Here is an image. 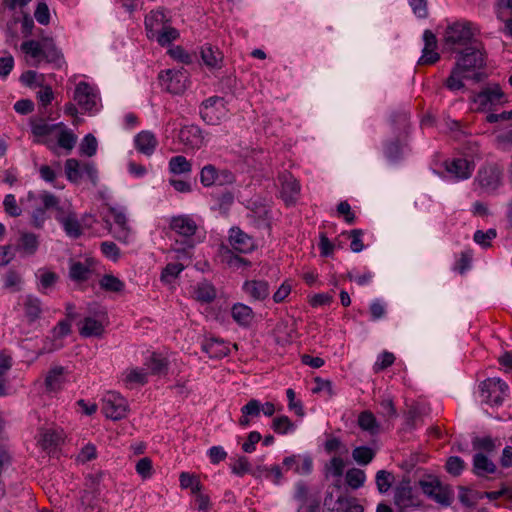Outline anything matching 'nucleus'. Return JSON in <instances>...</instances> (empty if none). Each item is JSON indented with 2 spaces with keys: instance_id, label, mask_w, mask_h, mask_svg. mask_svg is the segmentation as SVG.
<instances>
[{
  "instance_id": "nucleus-28",
  "label": "nucleus",
  "mask_w": 512,
  "mask_h": 512,
  "mask_svg": "<svg viewBox=\"0 0 512 512\" xmlns=\"http://www.w3.org/2000/svg\"><path fill=\"white\" fill-rule=\"evenodd\" d=\"M201 58L210 69H219L222 66L223 54L218 48L206 44L201 48Z\"/></svg>"
},
{
  "instance_id": "nucleus-32",
  "label": "nucleus",
  "mask_w": 512,
  "mask_h": 512,
  "mask_svg": "<svg viewBox=\"0 0 512 512\" xmlns=\"http://www.w3.org/2000/svg\"><path fill=\"white\" fill-rule=\"evenodd\" d=\"M92 275L90 263L71 262L69 268V277L71 280L81 283L87 281Z\"/></svg>"
},
{
  "instance_id": "nucleus-42",
  "label": "nucleus",
  "mask_w": 512,
  "mask_h": 512,
  "mask_svg": "<svg viewBox=\"0 0 512 512\" xmlns=\"http://www.w3.org/2000/svg\"><path fill=\"white\" fill-rule=\"evenodd\" d=\"M169 171L172 174H189L192 171V164L184 156H174L169 160Z\"/></svg>"
},
{
  "instance_id": "nucleus-49",
  "label": "nucleus",
  "mask_w": 512,
  "mask_h": 512,
  "mask_svg": "<svg viewBox=\"0 0 512 512\" xmlns=\"http://www.w3.org/2000/svg\"><path fill=\"white\" fill-rule=\"evenodd\" d=\"M375 456L373 449L367 446H359L353 449L352 457L360 465H367Z\"/></svg>"
},
{
  "instance_id": "nucleus-9",
  "label": "nucleus",
  "mask_w": 512,
  "mask_h": 512,
  "mask_svg": "<svg viewBox=\"0 0 512 512\" xmlns=\"http://www.w3.org/2000/svg\"><path fill=\"white\" fill-rule=\"evenodd\" d=\"M235 176L228 169H218L212 164L205 165L200 171V182L204 187L225 186L234 183Z\"/></svg>"
},
{
  "instance_id": "nucleus-50",
  "label": "nucleus",
  "mask_w": 512,
  "mask_h": 512,
  "mask_svg": "<svg viewBox=\"0 0 512 512\" xmlns=\"http://www.w3.org/2000/svg\"><path fill=\"white\" fill-rule=\"evenodd\" d=\"M109 214L113 218V225L110 229H118L130 226L128 224L126 212L122 208L109 207Z\"/></svg>"
},
{
  "instance_id": "nucleus-48",
  "label": "nucleus",
  "mask_w": 512,
  "mask_h": 512,
  "mask_svg": "<svg viewBox=\"0 0 512 512\" xmlns=\"http://www.w3.org/2000/svg\"><path fill=\"white\" fill-rule=\"evenodd\" d=\"M195 297L200 302L209 303L216 297L215 288L210 283H200L195 291Z\"/></svg>"
},
{
  "instance_id": "nucleus-44",
  "label": "nucleus",
  "mask_w": 512,
  "mask_h": 512,
  "mask_svg": "<svg viewBox=\"0 0 512 512\" xmlns=\"http://www.w3.org/2000/svg\"><path fill=\"white\" fill-rule=\"evenodd\" d=\"M61 224L69 237L78 238L82 234L81 225L74 214L63 217Z\"/></svg>"
},
{
  "instance_id": "nucleus-18",
  "label": "nucleus",
  "mask_w": 512,
  "mask_h": 512,
  "mask_svg": "<svg viewBox=\"0 0 512 512\" xmlns=\"http://www.w3.org/2000/svg\"><path fill=\"white\" fill-rule=\"evenodd\" d=\"M423 40L424 48L418 63L423 65H431L436 63L440 59V55L436 51V36L430 30H425L423 33Z\"/></svg>"
},
{
  "instance_id": "nucleus-63",
  "label": "nucleus",
  "mask_w": 512,
  "mask_h": 512,
  "mask_svg": "<svg viewBox=\"0 0 512 512\" xmlns=\"http://www.w3.org/2000/svg\"><path fill=\"white\" fill-rule=\"evenodd\" d=\"M113 237L123 244H130L134 240V233L130 226L118 229H110Z\"/></svg>"
},
{
  "instance_id": "nucleus-14",
  "label": "nucleus",
  "mask_w": 512,
  "mask_h": 512,
  "mask_svg": "<svg viewBox=\"0 0 512 512\" xmlns=\"http://www.w3.org/2000/svg\"><path fill=\"white\" fill-rule=\"evenodd\" d=\"M228 242L230 247L239 253H250L256 248L254 239L239 227H232L229 230Z\"/></svg>"
},
{
  "instance_id": "nucleus-16",
  "label": "nucleus",
  "mask_w": 512,
  "mask_h": 512,
  "mask_svg": "<svg viewBox=\"0 0 512 512\" xmlns=\"http://www.w3.org/2000/svg\"><path fill=\"white\" fill-rule=\"evenodd\" d=\"M408 483L409 482H400L395 488L394 503L400 510L419 505L417 495Z\"/></svg>"
},
{
  "instance_id": "nucleus-27",
  "label": "nucleus",
  "mask_w": 512,
  "mask_h": 512,
  "mask_svg": "<svg viewBox=\"0 0 512 512\" xmlns=\"http://www.w3.org/2000/svg\"><path fill=\"white\" fill-rule=\"evenodd\" d=\"M24 318L29 323H35L41 316L42 304L39 298L28 295L23 301Z\"/></svg>"
},
{
  "instance_id": "nucleus-36",
  "label": "nucleus",
  "mask_w": 512,
  "mask_h": 512,
  "mask_svg": "<svg viewBox=\"0 0 512 512\" xmlns=\"http://www.w3.org/2000/svg\"><path fill=\"white\" fill-rule=\"evenodd\" d=\"M146 371L154 375H162L167 370V361L160 354L152 353L145 362Z\"/></svg>"
},
{
  "instance_id": "nucleus-1",
  "label": "nucleus",
  "mask_w": 512,
  "mask_h": 512,
  "mask_svg": "<svg viewBox=\"0 0 512 512\" xmlns=\"http://www.w3.org/2000/svg\"><path fill=\"white\" fill-rule=\"evenodd\" d=\"M484 64L482 51L476 46L467 47L460 52V56L445 81V87L452 92H456L464 89V80L480 81L483 75L480 70Z\"/></svg>"
},
{
  "instance_id": "nucleus-22",
  "label": "nucleus",
  "mask_w": 512,
  "mask_h": 512,
  "mask_svg": "<svg viewBox=\"0 0 512 512\" xmlns=\"http://www.w3.org/2000/svg\"><path fill=\"white\" fill-rule=\"evenodd\" d=\"M496 465L490 458L483 452H476L473 456V473L478 477H485L488 474L496 472Z\"/></svg>"
},
{
  "instance_id": "nucleus-38",
  "label": "nucleus",
  "mask_w": 512,
  "mask_h": 512,
  "mask_svg": "<svg viewBox=\"0 0 512 512\" xmlns=\"http://www.w3.org/2000/svg\"><path fill=\"white\" fill-rule=\"evenodd\" d=\"M500 443H497V440L491 438L490 436L484 437H475L472 440L473 449L477 452H483L486 455H491Z\"/></svg>"
},
{
  "instance_id": "nucleus-46",
  "label": "nucleus",
  "mask_w": 512,
  "mask_h": 512,
  "mask_svg": "<svg viewBox=\"0 0 512 512\" xmlns=\"http://www.w3.org/2000/svg\"><path fill=\"white\" fill-rule=\"evenodd\" d=\"M100 287L109 292H121L125 288V283L112 274H105L99 282Z\"/></svg>"
},
{
  "instance_id": "nucleus-57",
  "label": "nucleus",
  "mask_w": 512,
  "mask_h": 512,
  "mask_svg": "<svg viewBox=\"0 0 512 512\" xmlns=\"http://www.w3.org/2000/svg\"><path fill=\"white\" fill-rule=\"evenodd\" d=\"M65 172L70 181H78L82 176L80 162L74 158L67 159L65 162Z\"/></svg>"
},
{
  "instance_id": "nucleus-6",
  "label": "nucleus",
  "mask_w": 512,
  "mask_h": 512,
  "mask_svg": "<svg viewBox=\"0 0 512 512\" xmlns=\"http://www.w3.org/2000/svg\"><path fill=\"white\" fill-rule=\"evenodd\" d=\"M473 184L484 193H492L502 185V170L496 164L482 166Z\"/></svg>"
},
{
  "instance_id": "nucleus-7",
  "label": "nucleus",
  "mask_w": 512,
  "mask_h": 512,
  "mask_svg": "<svg viewBox=\"0 0 512 512\" xmlns=\"http://www.w3.org/2000/svg\"><path fill=\"white\" fill-rule=\"evenodd\" d=\"M101 410L107 418L118 421L126 417L128 403L118 392L109 391L102 398Z\"/></svg>"
},
{
  "instance_id": "nucleus-8",
  "label": "nucleus",
  "mask_w": 512,
  "mask_h": 512,
  "mask_svg": "<svg viewBox=\"0 0 512 512\" xmlns=\"http://www.w3.org/2000/svg\"><path fill=\"white\" fill-rule=\"evenodd\" d=\"M160 85L171 94H181L187 88L188 76L183 69H167L158 76Z\"/></svg>"
},
{
  "instance_id": "nucleus-55",
  "label": "nucleus",
  "mask_w": 512,
  "mask_h": 512,
  "mask_svg": "<svg viewBox=\"0 0 512 512\" xmlns=\"http://www.w3.org/2000/svg\"><path fill=\"white\" fill-rule=\"evenodd\" d=\"M497 236V232L495 229L491 228L487 231L477 230L474 233L473 240L483 248H487L491 246V241L495 239Z\"/></svg>"
},
{
  "instance_id": "nucleus-13",
  "label": "nucleus",
  "mask_w": 512,
  "mask_h": 512,
  "mask_svg": "<svg viewBox=\"0 0 512 512\" xmlns=\"http://www.w3.org/2000/svg\"><path fill=\"white\" fill-rule=\"evenodd\" d=\"M445 169L449 174L453 175L456 180L463 181L471 177L475 169V163L467 158L458 157L446 160Z\"/></svg>"
},
{
  "instance_id": "nucleus-56",
  "label": "nucleus",
  "mask_w": 512,
  "mask_h": 512,
  "mask_svg": "<svg viewBox=\"0 0 512 512\" xmlns=\"http://www.w3.org/2000/svg\"><path fill=\"white\" fill-rule=\"evenodd\" d=\"M179 37V32L177 29L164 26L162 30L157 34V42L161 46H167L171 42L175 41Z\"/></svg>"
},
{
  "instance_id": "nucleus-39",
  "label": "nucleus",
  "mask_w": 512,
  "mask_h": 512,
  "mask_svg": "<svg viewBox=\"0 0 512 512\" xmlns=\"http://www.w3.org/2000/svg\"><path fill=\"white\" fill-rule=\"evenodd\" d=\"M343 456L344 455L334 456L325 464L324 470L326 477L339 478L343 475L346 466V461Z\"/></svg>"
},
{
  "instance_id": "nucleus-19",
  "label": "nucleus",
  "mask_w": 512,
  "mask_h": 512,
  "mask_svg": "<svg viewBox=\"0 0 512 512\" xmlns=\"http://www.w3.org/2000/svg\"><path fill=\"white\" fill-rule=\"evenodd\" d=\"M283 466L286 470H293L300 475H308L312 471L313 461L307 455H292L284 458Z\"/></svg>"
},
{
  "instance_id": "nucleus-60",
  "label": "nucleus",
  "mask_w": 512,
  "mask_h": 512,
  "mask_svg": "<svg viewBox=\"0 0 512 512\" xmlns=\"http://www.w3.org/2000/svg\"><path fill=\"white\" fill-rule=\"evenodd\" d=\"M184 269L181 263H169L161 273V280L164 282H171L175 279Z\"/></svg>"
},
{
  "instance_id": "nucleus-5",
  "label": "nucleus",
  "mask_w": 512,
  "mask_h": 512,
  "mask_svg": "<svg viewBox=\"0 0 512 512\" xmlns=\"http://www.w3.org/2000/svg\"><path fill=\"white\" fill-rule=\"evenodd\" d=\"M228 108L223 97L212 96L202 102L200 116L208 125H218L228 116Z\"/></svg>"
},
{
  "instance_id": "nucleus-61",
  "label": "nucleus",
  "mask_w": 512,
  "mask_h": 512,
  "mask_svg": "<svg viewBox=\"0 0 512 512\" xmlns=\"http://www.w3.org/2000/svg\"><path fill=\"white\" fill-rule=\"evenodd\" d=\"M395 361L393 353L384 351L378 355L376 362L373 365L374 372L378 373L388 367H390Z\"/></svg>"
},
{
  "instance_id": "nucleus-10",
  "label": "nucleus",
  "mask_w": 512,
  "mask_h": 512,
  "mask_svg": "<svg viewBox=\"0 0 512 512\" xmlns=\"http://www.w3.org/2000/svg\"><path fill=\"white\" fill-rule=\"evenodd\" d=\"M423 492L441 505L452 503L454 492L446 482H420Z\"/></svg>"
},
{
  "instance_id": "nucleus-24",
  "label": "nucleus",
  "mask_w": 512,
  "mask_h": 512,
  "mask_svg": "<svg viewBox=\"0 0 512 512\" xmlns=\"http://www.w3.org/2000/svg\"><path fill=\"white\" fill-rule=\"evenodd\" d=\"M170 227L177 234L184 237H191L196 233L197 225L195 221L189 216L173 217Z\"/></svg>"
},
{
  "instance_id": "nucleus-40",
  "label": "nucleus",
  "mask_w": 512,
  "mask_h": 512,
  "mask_svg": "<svg viewBox=\"0 0 512 512\" xmlns=\"http://www.w3.org/2000/svg\"><path fill=\"white\" fill-rule=\"evenodd\" d=\"M43 46L44 39L42 41L28 40L21 44V50L38 64L42 61Z\"/></svg>"
},
{
  "instance_id": "nucleus-35",
  "label": "nucleus",
  "mask_w": 512,
  "mask_h": 512,
  "mask_svg": "<svg viewBox=\"0 0 512 512\" xmlns=\"http://www.w3.org/2000/svg\"><path fill=\"white\" fill-rule=\"evenodd\" d=\"M42 61L53 63L60 66L63 62V56L51 39H44L42 52Z\"/></svg>"
},
{
  "instance_id": "nucleus-20",
  "label": "nucleus",
  "mask_w": 512,
  "mask_h": 512,
  "mask_svg": "<svg viewBox=\"0 0 512 512\" xmlns=\"http://www.w3.org/2000/svg\"><path fill=\"white\" fill-rule=\"evenodd\" d=\"M134 145L141 154L151 156L158 146V140L153 132L144 130L134 137Z\"/></svg>"
},
{
  "instance_id": "nucleus-23",
  "label": "nucleus",
  "mask_w": 512,
  "mask_h": 512,
  "mask_svg": "<svg viewBox=\"0 0 512 512\" xmlns=\"http://www.w3.org/2000/svg\"><path fill=\"white\" fill-rule=\"evenodd\" d=\"M243 291L253 300L263 301L269 294V284L264 280H250L243 284Z\"/></svg>"
},
{
  "instance_id": "nucleus-58",
  "label": "nucleus",
  "mask_w": 512,
  "mask_h": 512,
  "mask_svg": "<svg viewBox=\"0 0 512 512\" xmlns=\"http://www.w3.org/2000/svg\"><path fill=\"white\" fill-rule=\"evenodd\" d=\"M97 140L92 134H87L81 144H80V152L83 155H86L88 157H92L97 152Z\"/></svg>"
},
{
  "instance_id": "nucleus-4",
  "label": "nucleus",
  "mask_w": 512,
  "mask_h": 512,
  "mask_svg": "<svg viewBox=\"0 0 512 512\" xmlns=\"http://www.w3.org/2000/svg\"><path fill=\"white\" fill-rule=\"evenodd\" d=\"M73 99L82 111L90 114L97 113L101 108V99L97 88L85 81L76 85Z\"/></svg>"
},
{
  "instance_id": "nucleus-41",
  "label": "nucleus",
  "mask_w": 512,
  "mask_h": 512,
  "mask_svg": "<svg viewBox=\"0 0 512 512\" xmlns=\"http://www.w3.org/2000/svg\"><path fill=\"white\" fill-rule=\"evenodd\" d=\"M222 261L225 262L231 268H241L250 266V262L240 256L235 255L228 247H221Z\"/></svg>"
},
{
  "instance_id": "nucleus-26",
  "label": "nucleus",
  "mask_w": 512,
  "mask_h": 512,
  "mask_svg": "<svg viewBox=\"0 0 512 512\" xmlns=\"http://www.w3.org/2000/svg\"><path fill=\"white\" fill-rule=\"evenodd\" d=\"M261 414L260 401L258 399H250L244 406L241 407V416L238 424L241 427H248L251 422L258 418Z\"/></svg>"
},
{
  "instance_id": "nucleus-43",
  "label": "nucleus",
  "mask_w": 512,
  "mask_h": 512,
  "mask_svg": "<svg viewBox=\"0 0 512 512\" xmlns=\"http://www.w3.org/2000/svg\"><path fill=\"white\" fill-rule=\"evenodd\" d=\"M358 425L362 430L369 432L371 435H375L379 431V425L376 418L373 413L369 411L360 413L358 417Z\"/></svg>"
},
{
  "instance_id": "nucleus-21",
  "label": "nucleus",
  "mask_w": 512,
  "mask_h": 512,
  "mask_svg": "<svg viewBox=\"0 0 512 512\" xmlns=\"http://www.w3.org/2000/svg\"><path fill=\"white\" fill-rule=\"evenodd\" d=\"M202 350L214 359L227 356L230 352L229 345L222 339L207 338L202 342Z\"/></svg>"
},
{
  "instance_id": "nucleus-51",
  "label": "nucleus",
  "mask_w": 512,
  "mask_h": 512,
  "mask_svg": "<svg viewBox=\"0 0 512 512\" xmlns=\"http://www.w3.org/2000/svg\"><path fill=\"white\" fill-rule=\"evenodd\" d=\"M232 473L239 478L244 477L251 469V465L245 456L237 457L231 464Z\"/></svg>"
},
{
  "instance_id": "nucleus-29",
  "label": "nucleus",
  "mask_w": 512,
  "mask_h": 512,
  "mask_svg": "<svg viewBox=\"0 0 512 512\" xmlns=\"http://www.w3.org/2000/svg\"><path fill=\"white\" fill-rule=\"evenodd\" d=\"M181 488L190 490V493L195 496L197 509L199 511H208L209 497L202 492V486L199 482H181Z\"/></svg>"
},
{
  "instance_id": "nucleus-17",
  "label": "nucleus",
  "mask_w": 512,
  "mask_h": 512,
  "mask_svg": "<svg viewBox=\"0 0 512 512\" xmlns=\"http://www.w3.org/2000/svg\"><path fill=\"white\" fill-rule=\"evenodd\" d=\"M278 179L281 185L280 194L282 199L287 204L295 202L300 193V185L297 180L287 172L280 174Z\"/></svg>"
},
{
  "instance_id": "nucleus-31",
  "label": "nucleus",
  "mask_w": 512,
  "mask_h": 512,
  "mask_svg": "<svg viewBox=\"0 0 512 512\" xmlns=\"http://www.w3.org/2000/svg\"><path fill=\"white\" fill-rule=\"evenodd\" d=\"M232 318L236 323L240 326L247 327L249 326L254 318V313L252 309L242 303L234 304L231 310Z\"/></svg>"
},
{
  "instance_id": "nucleus-54",
  "label": "nucleus",
  "mask_w": 512,
  "mask_h": 512,
  "mask_svg": "<svg viewBox=\"0 0 512 512\" xmlns=\"http://www.w3.org/2000/svg\"><path fill=\"white\" fill-rule=\"evenodd\" d=\"M97 458V448L93 443L85 444L76 456V461L81 464L88 463Z\"/></svg>"
},
{
  "instance_id": "nucleus-53",
  "label": "nucleus",
  "mask_w": 512,
  "mask_h": 512,
  "mask_svg": "<svg viewBox=\"0 0 512 512\" xmlns=\"http://www.w3.org/2000/svg\"><path fill=\"white\" fill-rule=\"evenodd\" d=\"M337 503L339 505L338 508L344 512H363V507L357 503L355 498L338 495Z\"/></svg>"
},
{
  "instance_id": "nucleus-45",
  "label": "nucleus",
  "mask_w": 512,
  "mask_h": 512,
  "mask_svg": "<svg viewBox=\"0 0 512 512\" xmlns=\"http://www.w3.org/2000/svg\"><path fill=\"white\" fill-rule=\"evenodd\" d=\"M272 429L279 435H286L294 432L296 425L287 416L282 415L273 419Z\"/></svg>"
},
{
  "instance_id": "nucleus-33",
  "label": "nucleus",
  "mask_w": 512,
  "mask_h": 512,
  "mask_svg": "<svg viewBox=\"0 0 512 512\" xmlns=\"http://www.w3.org/2000/svg\"><path fill=\"white\" fill-rule=\"evenodd\" d=\"M65 369L62 366L52 367L45 379L46 388L49 391H58L65 381Z\"/></svg>"
},
{
  "instance_id": "nucleus-64",
  "label": "nucleus",
  "mask_w": 512,
  "mask_h": 512,
  "mask_svg": "<svg viewBox=\"0 0 512 512\" xmlns=\"http://www.w3.org/2000/svg\"><path fill=\"white\" fill-rule=\"evenodd\" d=\"M100 249L106 258L112 260L113 262H116L119 260L120 249L114 242H112V241L102 242L100 245Z\"/></svg>"
},
{
  "instance_id": "nucleus-47",
  "label": "nucleus",
  "mask_w": 512,
  "mask_h": 512,
  "mask_svg": "<svg viewBox=\"0 0 512 512\" xmlns=\"http://www.w3.org/2000/svg\"><path fill=\"white\" fill-rule=\"evenodd\" d=\"M59 130L57 134L58 145L67 151H71L76 144L77 136L71 130L64 129L63 126Z\"/></svg>"
},
{
  "instance_id": "nucleus-11",
  "label": "nucleus",
  "mask_w": 512,
  "mask_h": 512,
  "mask_svg": "<svg viewBox=\"0 0 512 512\" xmlns=\"http://www.w3.org/2000/svg\"><path fill=\"white\" fill-rule=\"evenodd\" d=\"M475 103L483 109L490 108L494 105H500L507 101L504 92L497 84L489 85L479 92L475 99Z\"/></svg>"
},
{
  "instance_id": "nucleus-15",
  "label": "nucleus",
  "mask_w": 512,
  "mask_h": 512,
  "mask_svg": "<svg viewBox=\"0 0 512 512\" xmlns=\"http://www.w3.org/2000/svg\"><path fill=\"white\" fill-rule=\"evenodd\" d=\"M31 132L37 138L38 143H44L49 148L51 147L52 142L49 140V137L58 129H60L63 124H49L47 121L43 119H32L30 121Z\"/></svg>"
},
{
  "instance_id": "nucleus-62",
  "label": "nucleus",
  "mask_w": 512,
  "mask_h": 512,
  "mask_svg": "<svg viewBox=\"0 0 512 512\" xmlns=\"http://www.w3.org/2000/svg\"><path fill=\"white\" fill-rule=\"evenodd\" d=\"M325 450L328 453L338 452L339 455H344L347 457L349 453V449L346 445H344L341 440L337 437H333L328 439L324 444Z\"/></svg>"
},
{
  "instance_id": "nucleus-30",
  "label": "nucleus",
  "mask_w": 512,
  "mask_h": 512,
  "mask_svg": "<svg viewBox=\"0 0 512 512\" xmlns=\"http://www.w3.org/2000/svg\"><path fill=\"white\" fill-rule=\"evenodd\" d=\"M122 380L130 388L135 385H144L148 381V372L145 368H127L122 373Z\"/></svg>"
},
{
  "instance_id": "nucleus-52",
  "label": "nucleus",
  "mask_w": 512,
  "mask_h": 512,
  "mask_svg": "<svg viewBox=\"0 0 512 512\" xmlns=\"http://www.w3.org/2000/svg\"><path fill=\"white\" fill-rule=\"evenodd\" d=\"M445 468L452 477H459L466 468V463L458 456H451L447 459Z\"/></svg>"
},
{
  "instance_id": "nucleus-59",
  "label": "nucleus",
  "mask_w": 512,
  "mask_h": 512,
  "mask_svg": "<svg viewBox=\"0 0 512 512\" xmlns=\"http://www.w3.org/2000/svg\"><path fill=\"white\" fill-rule=\"evenodd\" d=\"M314 382H315V386L312 388L313 393H316V394L323 393L328 398H331L334 395L333 384L330 380L316 377L314 379Z\"/></svg>"
},
{
  "instance_id": "nucleus-2",
  "label": "nucleus",
  "mask_w": 512,
  "mask_h": 512,
  "mask_svg": "<svg viewBox=\"0 0 512 512\" xmlns=\"http://www.w3.org/2000/svg\"><path fill=\"white\" fill-rule=\"evenodd\" d=\"M472 24L467 21H456L449 24L443 34L444 49L452 52H462L474 46Z\"/></svg>"
},
{
  "instance_id": "nucleus-12",
  "label": "nucleus",
  "mask_w": 512,
  "mask_h": 512,
  "mask_svg": "<svg viewBox=\"0 0 512 512\" xmlns=\"http://www.w3.org/2000/svg\"><path fill=\"white\" fill-rule=\"evenodd\" d=\"M178 139L187 150H198L205 145L203 131L196 125L182 127L179 131Z\"/></svg>"
},
{
  "instance_id": "nucleus-25",
  "label": "nucleus",
  "mask_w": 512,
  "mask_h": 512,
  "mask_svg": "<svg viewBox=\"0 0 512 512\" xmlns=\"http://www.w3.org/2000/svg\"><path fill=\"white\" fill-rule=\"evenodd\" d=\"M62 441L61 432L54 429H45L40 432L38 443L48 454L54 452Z\"/></svg>"
},
{
  "instance_id": "nucleus-37",
  "label": "nucleus",
  "mask_w": 512,
  "mask_h": 512,
  "mask_svg": "<svg viewBox=\"0 0 512 512\" xmlns=\"http://www.w3.org/2000/svg\"><path fill=\"white\" fill-rule=\"evenodd\" d=\"M38 237L30 232H22L19 239V249L25 255H34L38 249Z\"/></svg>"
},
{
  "instance_id": "nucleus-3",
  "label": "nucleus",
  "mask_w": 512,
  "mask_h": 512,
  "mask_svg": "<svg viewBox=\"0 0 512 512\" xmlns=\"http://www.w3.org/2000/svg\"><path fill=\"white\" fill-rule=\"evenodd\" d=\"M508 392V385L499 378H488L479 385L481 402L490 406H501Z\"/></svg>"
},
{
  "instance_id": "nucleus-34",
  "label": "nucleus",
  "mask_w": 512,
  "mask_h": 512,
  "mask_svg": "<svg viewBox=\"0 0 512 512\" xmlns=\"http://www.w3.org/2000/svg\"><path fill=\"white\" fill-rule=\"evenodd\" d=\"M79 332L84 337H99L104 332V326L100 321L86 317L81 323Z\"/></svg>"
}]
</instances>
